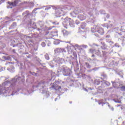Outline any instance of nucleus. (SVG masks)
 I'll use <instances>...</instances> for the list:
<instances>
[{"label":"nucleus","instance_id":"44","mask_svg":"<svg viewBox=\"0 0 125 125\" xmlns=\"http://www.w3.org/2000/svg\"><path fill=\"white\" fill-rule=\"evenodd\" d=\"M95 36H96V37H98V34H96V33H95L94 34Z\"/></svg>","mask_w":125,"mask_h":125},{"label":"nucleus","instance_id":"9","mask_svg":"<svg viewBox=\"0 0 125 125\" xmlns=\"http://www.w3.org/2000/svg\"><path fill=\"white\" fill-rule=\"evenodd\" d=\"M90 52L91 53H95L96 55H100V51L99 50H95V49H90Z\"/></svg>","mask_w":125,"mask_h":125},{"label":"nucleus","instance_id":"54","mask_svg":"<svg viewBox=\"0 0 125 125\" xmlns=\"http://www.w3.org/2000/svg\"><path fill=\"white\" fill-rule=\"evenodd\" d=\"M120 106H121V105H118L117 107H120Z\"/></svg>","mask_w":125,"mask_h":125},{"label":"nucleus","instance_id":"11","mask_svg":"<svg viewBox=\"0 0 125 125\" xmlns=\"http://www.w3.org/2000/svg\"><path fill=\"white\" fill-rule=\"evenodd\" d=\"M55 62L57 63H59V64H62L63 62V60L60 58H57L55 59Z\"/></svg>","mask_w":125,"mask_h":125},{"label":"nucleus","instance_id":"57","mask_svg":"<svg viewBox=\"0 0 125 125\" xmlns=\"http://www.w3.org/2000/svg\"><path fill=\"white\" fill-rule=\"evenodd\" d=\"M1 78H3L4 80H5V78L4 77H1Z\"/></svg>","mask_w":125,"mask_h":125},{"label":"nucleus","instance_id":"19","mask_svg":"<svg viewBox=\"0 0 125 125\" xmlns=\"http://www.w3.org/2000/svg\"><path fill=\"white\" fill-rule=\"evenodd\" d=\"M2 59H4L5 61L10 60L11 58L10 56H3L2 57Z\"/></svg>","mask_w":125,"mask_h":125},{"label":"nucleus","instance_id":"48","mask_svg":"<svg viewBox=\"0 0 125 125\" xmlns=\"http://www.w3.org/2000/svg\"><path fill=\"white\" fill-rule=\"evenodd\" d=\"M80 75H81V73L77 74V76H80Z\"/></svg>","mask_w":125,"mask_h":125},{"label":"nucleus","instance_id":"50","mask_svg":"<svg viewBox=\"0 0 125 125\" xmlns=\"http://www.w3.org/2000/svg\"><path fill=\"white\" fill-rule=\"evenodd\" d=\"M24 3H27V1H24Z\"/></svg>","mask_w":125,"mask_h":125},{"label":"nucleus","instance_id":"15","mask_svg":"<svg viewBox=\"0 0 125 125\" xmlns=\"http://www.w3.org/2000/svg\"><path fill=\"white\" fill-rule=\"evenodd\" d=\"M51 35L52 37H57L58 36V31L57 30L53 31L51 32Z\"/></svg>","mask_w":125,"mask_h":125},{"label":"nucleus","instance_id":"59","mask_svg":"<svg viewBox=\"0 0 125 125\" xmlns=\"http://www.w3.org/2000/svg\"><path fill=\"white\" fill-rule=\"evenodd\" d=\"M62 83H65V82H62Z\"/></svg>","mask_w":125,"mask_h":125},{"label":"nucleus","instance_id":"51","mask_svg":"<svg viewBox=\"0 0 125 125\" xmlns=\"http://www.w3.org/2000/svg\"><path fill=\"white\" fill-rule=\"evenodd\" d=\"M94 56H95L94 55H92V57H94Z\"/></svg>","mask_w":125,"mask_h":125},{"label":"nucleus","instance_id":"38","mask_svg":"<svg viewBox=\"0 0 125 125\" xmlns=\"http://www.w3.org/2000/svg\"><path fill=\"white\" fill-rule=\"evenodd\" d=\"M115 47H120V46L119 45V44H118V43H115Z\"/></svg>","mask_w":125,"mask_h":125},{"label":"nucleus","instance_id":"1","mask_svg":"<svg viewBox=\"0 0 125 125\" xmlns=\"http://www.w3.org/2000/svg\"><path fill=\"white\" fill-rule=\"evenodd\" d=\"M23 79L24 76L21 77L20 76L17 75L11 81V82L8 81L4 82L2 83V86H4V89L0 90V95H2V96L14 95V94L17 92V91H14L16 83H18L19 81L24 82Z\"/></svg>","mask_w":125,"mask_h":125},{"label":"nucleus","instance_id":"5","mask_svg":"<svg viewBox=\"0 0 125 125\" xmlns=\"http://www.w3.org/2000/svg\"><path fill=\"white\" fill-rule=\"evenodd\" d=\"M51 81L50 79L48 81H42L39 84V86L42 87V89L43 92L44 91L45 92L46 91H47V85H48V83H49V82Z\"/></svg>","mask_w":125,"mask_h":125},{"label":"nucleus","instance_id":"25","mask_svg":"<svg viewBox=\"0 0 125 125\" xmlns=\"http://www.w3.org/2000/svg\"><path fill=\"white\" fill-rule=\"evenodd\" d=\"M42 9V8H37L36 9H34V10L32 11V14H34V13H36V11H37V10H38V9Z\"/></svg>","mask_w":125,"mask_h":125},{"label":"nucleus","instance_id":"3","mask_svg":"<svg viewBox=\"0 0 125 125\" xmlns=\"http://www.w3.org/2000/svg\"><path fill=\"white\" fill-rule=\"evenodd\" d=\"M62 25L64 28L68 29V25H69L72 28L75 27V21L67 17L65 18L62 22Z\"/></svg>","mask_w":125,"mask_h":125},{"label":"nucleus","instance_id":"24","mask_svg":"<svg viewBox=\"0 0 125 125\" xmlns=\"http://www.w3.org/2000/svg\"><path fill=\"white\" fill-rule=\"evenodd\" d=\"M44 56L46 60H49V56L48 55V54H46Z\"/></svg>","mask_w":125,"mask_h":125},{"label":"nucleus","instance_id":"40","mask_svg":"<svg viewBox=\"0 0 125 125\" xmlns=\"http://www.w3.org/2000/svg\"><path fill=\"white\" fill-rule=\"evenodd\" d=\"M101 43L103 45V46L104 47V48L106 47V44H105V43L101 42Z\"/></svg>","mask_w":125,"mask_h":125},{"label":"nucleus","instance_id":"56","mask_svg":"<svg viewBox=\"0 0 125 125\" xmlns=\"http://www.w3.org/2000/svg\"><path fill=\"white\" fill-rule=\"evenodd\" d=\"M28 15H30V14H27V16H28Z\"/></svg>","mask_w":125,"mask_h":125},{"label":"nucleus","instance_id":"26","mask_svg":"<svg viewBox=\"0 0 125 125\" xmlns=\"http://www.w3.org/2000/svg\"><path fill=\"white\" fill-rule=\"evenodd\" d=\"M91 88H88V89L85 88H83V90L84 91H88V90H91Z\"/></svg>","mask_w":125,"mask_h":125},{"label":"nucleus","instance_id":"37","mask_svg":"<svg viewBox=\"0 0 125 125\" xmlns=\"http://www.w3.org/2000/svg\"><path fill=\"white\" fill-rule=\"evenodd\" d=\"M73 55H74V57H76V58L77 57V53L76 52H73Z\"/></svg>","mask_w":125,"mask_h":125},{"label":"nucleus","instance_id":"62","mask_svg":"<svg viewBox=\"0 0 125 125\" xmlns=\"http://www.w3.org/2000/svg\"><path fill=\"white\" fill-rule=\"evenodd\" d=\"M122 43H124V44H125V43H124V42H123Z\"/></svg>","mask_w":125,"mask_h":125},{"label":"nucleus","instance_id":"34","mask_svg":"<svg viewBox=\"0 0 125 125\" xmlns=\"http://www.w3.org/2000/svg\"><path fill=\"white\" fill-rule=\"evenodd\" d=\"M53 24H54V25H58L59 24V22L57 21H54V22H53Z\"/></svg>","mask_w":125,"mask_h":125},{"label":"nucleus","instance_id":"52","mask_svg":"<svg viewBox=\"0 0 125 125\" xmlns=\"http://www.w3.org/2000/svg\"><path fill=\"white\" fill-rule=\"evenodd\" d=\"M57 98H56V99H55V101H57Z\"/></svg>","mask_w":125,"mask_h":125},{"label":"nucleus","instance_id":"22","mask_svg":"<svg viewBox=\"0 0 125 125\" xmlns=\"http://www.w3.org/2000/svg\"><path fill=\"white\" fill-rule=\"evenodd\" d=\"M103 84H105V85H106V86H109L110 85V83L104 81L103 82Z\"/></svg>","mask_w":125,"mask_h":125},{"label":"nucleus","instance_id":"61","mask_svg":"<svg viewBox=\"0 0 125 125\" xmlns=\"http://www.w3.org/2000/svg\"><path fill=\"white\" fill-rule=\"evenodd\" d=\"M120 40H121V39H119V41H120Z\"/></svg>","mask_w":125,"mask_h":125},{"label":"nucleus","instance_id":"23","mask_svg":"<svg viewBox=\"0 0 125 125\" xmlns=\"http://www.w3.org/2000/svg\"><path fill=\"white\" fill-rule=\"evenodd\" d=\"M76 13H75V12H73L71 13H70V15L72 17H76V14H78V13H77V11H76Z\"/></svg>","mask_w":125,"mask_h":125},{"label":"nucleus","instance_id":"16","mask_svg":"<svg viewBox=\"0 0 125 125\" xmlns=\"http://www.w3.org/2000/svg\"><path fill=\"white\" fill-rule=\"evenodd\" d=\"M78 18L80 19L81 21H83V20H84V19H85V17H84L83 15H79Z\"/></svg>","mask_w":125,"mask_h":125},{"label":"nucleus","instance_id":"49","mask_svg":"<svg viewBox=\"0 0 125 125\" xmlns=\"http://www.w3.org/2000/svg\"><path fill=\"white\" fill-rule=\"evenodd\" d=\"M13 52H15V50L13 49Z\"/></svg>","mask_w":125,"mask_h":125},{"label":"nucleus","instance_id":"28","mask_svg":"<svg viewBox=\"0 0 125 125\" xmlns=\"http://www.w3.org/2000/svg\"><path fill=\"white\" fill-rule=\"evenodd\" d=\"M121 90L122 91H125V86H122V87H121Z\"/></svg>","mask_w":125,"mask_h":125},{"label":"nucleus","instance_id":"47","mask_svg":"<svg viewBox=\"0 0 125 125\" xmlns=\"http://www.w3.org/2000/svg\"><path fill=\"white\" fill-rule=\"evenodd\" d=\"M32 75H34L35 76V75H36V73H35V72H33V74H32Z\"/></svg>","mask_w":125,"mask_h":125},{"label":"nucleus","instance_id":"39","mask_svg":"<svg viewBox=\"0 0 125 125\" xmlns=\"http://www.w3.org/2000/svg\"><path fill=\"white\" fill-rule=\"evenodd\" d=\"M111 83H112V84H113V86L114 87H115L116 86H115V84H116V83L115 82H113V81H112Z\"/></svg>","mask_w":125,"mask_h":125},{"label":"nucleus","instance_id":"10","mask_svg":"<svg viewBox=\"0 0 125 125\" xmlns=\"http://www.w3.org/2000/svg\"><path fill=\"white\" fill-rule=\"evenodd\" d=\"M118 97H119L118 95H115V98L113 99V101H114L115 103H120V104L122 103V102L120 101L121 98L118 99Z\"/></svg>","mask_w":125,"mask_h":125},{"label":"nucleus","instance_id":"64","mask_svg":"<svg viewBox=\"0 0 125 125\" xmlns=\"http://www.w3.org/2000/svg\"><path fill=\"white\" fill-rule=\"evenodd\" d=\"M18 91H19V90H18Z\"/></svg>","mask_w":125,"mask_h":125},{"label":"nucleus","instance_id":"35","mask_svg":"<svg viewBox=\"0 0 125 125\" xmlns=\"http://www.w3.org/2000/svg\"><path fill=\"white\" fill-rule=\"evenodd\" d=\"M48 9H50V6H48L45 8V10H48Z\"/></svg>","mask_w":125,"mask_h":125},{"label":"nucleus","instance_id":"20","mask_svg":"<svg viewBox=\"0 0 125 125\" xmlns=\"http://www.w3.org/2000/svg\"><path fill=\"white\" fill-rule=\"evenodd\" d=\"M86 26V24L85 23H82L81 25V28L83 30L85 28Z\"/></svg>","mask_w":125,"mask_h":125},{"label":"nucleus","instance_id":"8","mask_svg":"<svg viewBox=\"0 0 125 125\" xmlns=\"http://www.w3.org/2000/svg\"><path fill=\"white\" fill-rule=\"evenodd\" d=\"M19 0H16L14 2H9L8 1L7 3L9 4V5H12V6H16L17 4H18V3L19 2Z\"/></svg>","mask_w":125,"mask_h":125},{"label":"nucleus","instance_id":"45","mask_svg":"<svg viewBox=\"0 0 125 125\" xmlns=\"http://www.w3.org/2000/svg\"><path fill=\"white\" fill-rule=\"evenodd\" d=\"M61 86H60L58 87V90H59V89H61Z\"/></svg>","mask_w":125,"mask_h":125},{"label":"nucleus","instance_id":"30","mask_svg":"<svg viewBox=\"0 0 125 125\" xmlns=\"http://www.w3.org/2000/svg\"><path fill=\"white\" fill-rule=\"evenodd\" d=\"M81 47H83V48H87V45H81Z\"/></svg>","mask_w":125,"mask_h":125},{"label":"nucleus","instance_id":"13","mask_svg":"<svg viewBox=\"0 0 125 125\" xmlns=\"http://www.w3.org/2000/svg\"><path fill=\"white\" fill-rule=\"evenodd\" d=\"M99 29V26H95L93 28L91 29L92 33H96L98 29Z\"/></svg>","mask_w":125,"mask_h":125},{"label":"nucleus","instance_id":"2","mask_svg":"<svg viewBox=\"0 0 125 125\" xmlns=\"http://www.w3.org/2000/svg\"><path fill=\"white\" fill-rule=\"evenodd\" d=\"M69 7L63 5L61 6L59 8H57L56 9V12L55 13L56 17H60V16H62V15H65V13H67V10H69Z\"/></svg>","mask_w":125,"mask_h":125},{"label":"nucleus","instance_id":"42","mask_svg":"<svg viewBox=\"0 0 125 125\" xmlns=\"http://www.w3.org/2000/svg\"><path fill=\"white\" fill-rule=\"evenodd\" d=\"M103 76L104 78H107V75H106V74H103Z\"/></svg>","mask_w":125,"mask_h":125},{"label":"nucleus","instance_id":"55","mask_svg":"<svg viewBox=\"0 0 125 125\" xmlns=\"http://www.w3.org/2000/svg\"><path fill=\"white\" fill-rule=\"evenodd\" d=\"M32 92H33V91H32L30 92H29V93H32Z\"/></svg>","mask_w":125,"mask_h":125},{"label":"nucleus","instance_id":"17","mask_svg":"<svg viewBox=\"0 0 125 125\" xmlns=\"http://www.w3.org/2000/svg\"><path fill=\"white\" fill-rule=\"evenodd\" d=\"M62 33L63 35V36H68L69 35V32H68L67 30L63 29L62 31Z\"/></svg>","mask_w":125,"mask_h":125},{"label":"nucleus","instance_id":"31","mask_svg":"<svg viewBox=\"0 0 125 125\" xmlns=\"http://www.w3.org/2000/svg\"><path fill=\"white\" fill-rule=\"evenodd\" d=\"M4 70H5V68L4 67L0 66V72H2V71H4Z\"/></svg>","mask_w":125,"mask_h":125},{"label":"nucleus","instance_id":"21","mask_svg":"<svg viewBox=\"0 0 125 125\" xmlns=\"http://www.w3.org/2000/svg\"><path fill=\"white\" fill-rule=\"evenodd\" d=\"M104 100H101L100 101H99V105H101L102 104V106L104 105H105L106 103L103 102Z\"/></svg>","mask_w":125,"mask_h":125},{"label":"nucleus","instance_id":"27","mask_svg":"<svg viewBox=\"0 0 125 125\" xmlns=\"http://www.w3.org/2000/svg\"><path fill=\"white\" fill-rule=\"evenodd\" d=\"M107 104L108 105V106L109 107V108H110V109H111L112 111H114V107H111V106L110 105V104H109L108 103H107Z\"/></svg>","mask_w":125,"mask_h":125},{"label":"nucleus","instance_id":"60","mask_svg":"<svg viewBox=\"0 0 125 125\" xmlns=\"http://www.w3.org/2000/svg\"><path fill=\"white\" fill-rule=\"evenodd\" d=\"M58 97H59V99H60V96H59Z\"/></svg>","mask_w":125,"mask_h":125},{"label":"nucleus","instance_id":"18","mask_svg":"<svg viewBox=\"0 0 125 125\" xmlns=\"http://www.w3.org/2000/svg\"><path fill=\"white\" fill-rule=\"evenodd\" d=\"M118 35H120V36H122L121 38H124L125 39V31H122L120 33H118Z\"/></svg>","mask_w":125,"mask_h":125},{"label":"nucleus","instance_id":"14","mask_svg":"<svg viewBox=\"0 0 125 125\" xmlns=\"http://www.w3.org/2000/svg\"><path fill=\"white\" fill-rule=\"evenodd\" d=\"M97 32L99 33L100 35H103L104 34V30L102 28H100V27H99Z\"/></svg>","mask_w":125,"mask_h":125},{"label":"nucleus","instance_id":"53","mask_svg":"<svg viewBox=\"0 0 125 125\" xmlns=\"http://www.w3.org/2000/svg\"><path fill=\"white\" fill-rule=\"evenodd\" d=\"M100 83H97V84L98 85V84H99Z\"/></svg>","mask_w":125,"mask_h":125},{"label":"nucleus","instance_id":"12","mask_svg":"<svg viewBox=\"0 0 125 125\" xmlns=\"http://www.w3.org/2000/svg\"><path fill=\"white\" fill-rule=\"evenodd\" d=\"M105 39L107 42H108V43H113V42L111 41V37L110 35L106 36Z\"/></svg>","mask_w":125,"mask_h":125},{"label":"nucleus","instance_id":"46","mask_svg":"<svg viewBox=\"0 0 125 125\" xmlns=\"http://www.w3.org/2000/svg\"><path fill=\"white\" fill-rule=\"evenodd\" d=\"M75 46H76V47H79V45L76 44V45H75Z\"/></svg>","mask_w":125,"mask_h":125},{"label":"nucleus","instance_id":"43","mask_svg":"<svg viewBox=\"0 0 125 125\" xmlns=\"http://www.w3.org/2000/svg\"><path fill=\"white\" fill-rule=\"evenodd\" d=\"M76 23L77 25H78V24H80V22L79 21H78L77 20H76Z\"/></svg>","mask_w":125,"mask_h":125},{"label":"nucleus","instance_id":"36","mask_svg":"<svg viewBox=\"0 0 125 125\" xmlns=\"http://www.w3.org/2000/svg\"><path fill=\"white\" fill-rule=\"evenodd\" d=\"M12 27H16V22H13V23L12 24Z\"/></svg>","mask_w":125,"mask_h":125},{"label":"nucleus","instance_id":"7","mask_svg":"<svg viewBox=\"0 0 125 125\" xmlns=\"http://www.w3.org/2000/svg\"><path fill=\"white\" fill-rule=\"evenodd\" d=\"M54 52L55 54H60V53L62 52H66V50H65V49L64 48H57L54 50Z\"/></svg>","mask_w":125,"mask_h":125},{"label":"nucleus","instance_id":"41","mask_svg":"<svg viewBox=\"0 0 125 125\" xmlns=\"http://www.w3.org/2000/svg\"><path fill=\"white\" fill-rule=\"evenodd\" d=\"M4 0H1L0 1V4H1V3H2V2H4Z\"/></svg>","mask_w":125,"mask_h":125},{"label":"nucleus","instance_id":"33","mask_svg":"<svg viewBox=\"0 0 125 125\" xmlns=\"http://www.w3.org/2000/svg\"><path fill=\"white\" fill-rule=\"evenodd\" d=\"M41 45L42 46V47H44L46 45L45 43L43 42L41 43Z\"/></svg>","mask_w":125,"mask_h":125},{"label":"nucleus","instance_id":"4","mask_svg":"<svg viewBox=\"0 0 125 125\" xmlns=\"http://www.w3.org/2000/svg\"><path fill=\"white\" fill-rule=\"evenodd\" d=\"M58 73L62 72L63 76H68L71 75V69L67 67L62 66L61 68H59L58 70Z\"/></svg>","mask_w":125,"mask_h":125},{"label":"nucleus","instance_id":"29","mask_svg":"<svg viewBox=\"0 0 125 125\" xmlns=\"http://www.w3.org/2000/svg\"><path fill=\"white\" fill-rule=\"evenodd\" d=\"M85 65L86 66L87 68H90L91 66H90V65H89V63H88L87 62H85Z\"/></svg>","mask_w":125,"mask_h":125},{"label":"nucleus","instance_id":"58","mask_svg":"<svg viewBox=\"0 0 125 125\" xmlns=\"http://www.w3.org/2000/svg\"><path fill=\"white\" fill-rule=\"evenodd\" d=\"M77 11V12H80V11H79V10H78Z\"/></svg>","mask_w":125,"mask_h":125},{"label":"nucleus","instance_id":"63","mask_svg":"<svg viewBox=\"0 0 125 125\" xmlns=\"http://www.w3.org/2000/svg\"><path fill=\"white\" fill-rule=\"evenodd\" d=\"M7 8H9V7H8Z\"/></svg>","mask_w":125,"mask_h":125},{"label":"nucleus","instance_id":"32","mask_svg":"<svg viewBox=\"0 0 125 125\" xmlns=\"http://www.w3.org/2000/svg\"><path fill=\"white\" fill-rule=\"evenodd\" d=\"M54 43L55 44H59V41H58V40H56L54 41Z\"/></svg>","mask_w":125,"mask_h":125},{"label":"nucleus","instance_id":"6","mask_svg":"<svg viewBox=\"0 0 125 125\" xmlns=\"http://www.w3.org/2000/svg\"><path fill=\"white\" fill-rule=\"evenodd\" d=\"M40 27L42 29H40V28H38V31H42V30L45 31V30L50 31V30H51V29H52V27H50L49 28H48V27L44 28V26H43V22H40Z\"/></svg>","mask_w":125,"mask_h":125}]
</instances>
